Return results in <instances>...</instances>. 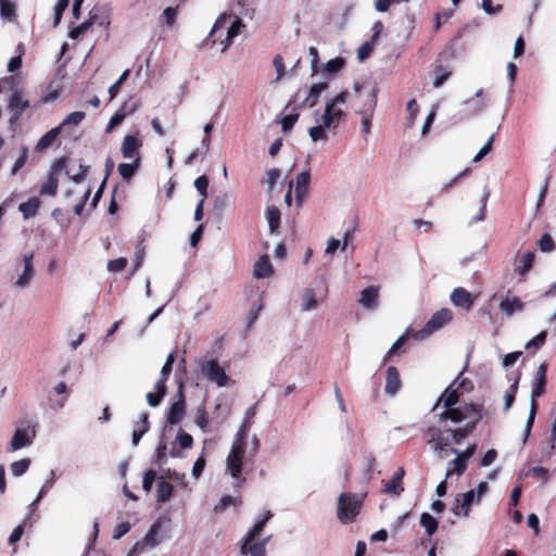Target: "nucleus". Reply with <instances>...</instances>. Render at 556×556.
<instances>
[{"mask_svg":"<svg viewBox=\"0 0 556 556\" xmlns=\"http://www.w3.org/2000/svg\"><path fill=\"white\" fill-rule=\"evenodd\" d=\"M176 17H177V11L176 9L172 8V7H168L166 8L163 13H162V16L161 18L170 27L174 25L175 21H176Z\"/></svg>","mask_w":556,"mask_h":556,"instance_id":"nucleus-64","label":"nucleus"},{"mask_svg":"<svg viewBox=\"0 0 556 556\" xmlns=\"http://www.w3.org/2000/svg\"><path fill=\"white\" fill-rule=\"evenodd\" d=\"M244 27L245 25L243 24L242 20L240 17H235L227 30L226 39L222 41V52H225L228 49L233 38L237 37Z\"/></svg>","mask_w":556,"mask_h":556,"instance_id":"nucleus-26","label":"nucleus"},{"mask_svg":"<svg viewBox=\"0 0 556 556\" xmlns=\"http://www.w3.org/2000/svg\"><path fill=\"white\" fill-rule=\"evenodd\" d=\"M378 287L369 286L361 292L358 302L363 307L374 309L378 306Z\"/></svg>","mask_w":556,"mask_h":556,"instance_id":"nucleus-24","label":"nucleus"},{"mask_svg":"<svg viewBox=\"0 0 556 556\" xmlns=\"http://www.w3.org/2000/svg\"><path fill=\"white\" fill-rule=\"evenodd\" d=\"M330 78H321L320 81L313 83L306 90H304V98L298 102L300 109L314 108L321 94L329 89Z\"/></svg>","mask_w":556,"mask_h":556,"instance_id":"nucleus-11","label":"nucleus"},{"mask_svg":"<svg viewBox=\"0 0 556 556\" xmlns=\"http://www.w3.org/2000/svg\"><path fill=\"white\" fill-rule=\"evenodd\" d=\"M466 468H467V463L465 460H463L462 458H459L458 456H456V458L453 459L448 464V467L446 469V478L450 477L453 471H455L458 476H460L464 473Z\"/></svg>","mask_w":556,"mask_h":556,"instance_id":"nucleus-42","label":"nucleus"},{"mask_svg":"<svg viewBox=\"0 0 556 556\" xmlns=\"http://www.w3.org/2000/svg\"><path fill=\"white\" fill-rule=\"evenodd\" d=\"M130 70H125L119 78L109 88L110 98L114 99L118 92L121 85L128 78Z\"/></svg>","mask_w":556,"mask_h":556,"instance_id":"nucleus-54","label":"nucleus"},{"mask_svg":"<svg viewBox=\"0 0 556 556\" xmlns=\"http://www.w3.org/2000/svg\"><path fill=\"white\" fill-rule=\"evenodd\" d=\"M68 5V0H58L56 4L54 5V20L53 25L56 26L60 24L63 12Z\"/></svg>","mask_w":556,"mask_h":556,"instance_id":"nucleus-57","label":"nucleus"},{"mask_svg":"<svg viewBox=\"0 0 556 556\" xmlns=\"http://www.w3.org/2000/svg\"><path fill=\"white\" fill-rule=\"evenodd\" d=\"M349 98V91L342 90L326 99L323 110L316 109L313 112L315 125L308 128L312 141H327V130L337 129L339 124L346 117L344 106Z\"/></svg>","mask_w":556,"mask_h":556,"instance_id":"nucleus-1","label":"nucleus"},{"mask_svg":"<svg viewBox=\"0 0 556 556\" xmlns=\"http://www.w3.org/2000/svg\"><path fill=\"white\" fill-rule=\"evenodd\" d=\"M523 303L517 296L506 298L500 303V309L506 316H511L517 312H521Z\"/></svg>","mask_w":556,"mask_h":556,"instance_id":"nucleus-27","label":"nucleus"},{"mask_svg":"<svg viewBox=\"0 0 556 556\" xmlns=\"http://www.w3.org/2000/svg\"><path fill=\"white\" fill-rule=\"evenodd\" d=\"M453 318V312L450 308H441L437 311L430 319L427 321L425 327L416 331L413 337L416 340H424L431 336L433 332L440 330Z\"/></svg>","mask_w":556,"mask_h":556,"instance_id":"nucleus-8","label":"nucleus"},{"mask_svg":"<svg viewBox=\"0 0 556 556\" xmlns=\"http://www.w3.org/2000/svg\"><path fill=\"white\" fill-rule=\"evenodd\" d=\"M317 305L316 294L313 289H305L301 299V311L308 312Z\"/></svg>","mask_w":556,"mask_h":556,"instance_id":"nucleus-37","label":"nucleus"},{"mask_svg":"<svg viewBox=\"0 0 556 556\" xmlns=\"http://www.w3.org/2000/svg\"><path fill=\"white\" fill-rule=\"evenodd\" d=\"M299 119V113H290L281 119V128L285 132L291 130Z\"/></svg>","mask_w":556,"mask_h":556,"instance_id":"nucleus-60","label":"nucleus"},{"mask_svg":"<svg viewBox=\"0 0 556 556\" xmlns=\"http://www.w3.org/2000/svg\"><path fill=\"white\" fill-rule=\"evenodd\" d=\"M546 336H547V332L545 330L541 331L538 336H535L534 338H532L531 340H529L526 343V349L530 350L531 348L538 349V348L542 346L546 340Z\"/></svg>","mask_w":556,"mask_h":556,"instance_id":"nucleus-61","label":"nucleus"},{"mask_svg":"<svg viewBox=\"0 0 556 556\" xmlns=\"http://www.w3.org/2000/svg\"><path fill=\"white\" fill-rule=\"evenodd\" d=\"M536 409H538V404L536 403H531L530 404L529 416H528V419H527V422H526V426H525V429H523V433H525L523 442H526L528 440V437L530 435L532 426L534 424V419H535V415H536Z\"/></svg>","mask_w":556,"mask_h":556,"instance_id":"nucleus-48","label":"nucleus"},{"mask_svg":"<svg viewBox=\"0 0 556 556\" xmlns=\"http://www.w3.org/2000/svg\"><path fill=\"white\" fill-rule=\"evenodd\" d=\"M308 54L311 56V76L318 75L319 71H320L319 67H320L321 63L319 62V55H318L317 49L315 47H309Z\"/></svg>","mask_w":556,"mask_h":556,"instance_id":"nucleus-47","label":"nucleus"},{"mask_svg":"<svg viewBox=\"0 0 556 556\" xmlns=\"http://www.w3.org/2000/svg\"><path fill=\"white\" fill-rule=\"evenodd\" d=\"M441 419H450L455 424L466 421L463 428L448 430V434L455 443L459 444L475 429L477 422L483 417V406L480 404H465L455 409H445L440 415Z\"/></svg>","mask_w":556,"mask_h":556,"instance_id":"nucleus-3","label":"nucleus"},{"mask_svg":"<svg viewBox=\"0 0 556 556\" xmlns=\"http://www.w3.org/2000/svg\"><path fill=\"white\" fill-rule=\"evenodd\" d=\"M56 480L55 472L53 470L50 471V478L42 484L40 491L38 492L36 498L29 504L28 509L29 513H34L37 509L38 503L42 500L45 494L53 486Z\"/></svg>","mask_w":556,"mask_h":556,"instance_id":"nucleus-30","label":"nucleus"},{"mask_svg":"<svg viewBox=\"0 0 556 556\" xmlns=\"http://www.w3.org/2000/svg\"><path fill=\"white\" fill-rule=\"evenodd\" d=\"M546 448H547L548 454L556 452V413H555V417H554V420L552 424L551 433L547 439Z\"/></svg>","mask_w":556,"mask_h":556,"instance_id":"nucleus-59","label":"nucleus"},{"mask_svg":"<svg viewBox=\"0 0 556 556\" xmlns=\"http://www.w3.org/2000/svg\"><path fill=\"white\" fill-rule=\"evenodd\" d=\"M402 382L399 370L394 366L387 369L384 392L389 396H394L401 389Z\"/></svg>","mask_w":556,"mask_h":556,"instance_id":"nucleus-21","label":"nucleus"},{"mask_svg":"<svg viewBox=\"0 0 556 556\" xmlns=\"http://www.w3.org/2000/svg\"><path fill=\"white\" fill-rule=\"evenodd\" d=\"M36 434V424L27 422L25 427H17L10 441L8 452H16L31 445Z\"/></svg>","mask_w":556,"mask_h":556,"instance_id":"nucleus-10","label":"nucleus"},{"mask_svg":"<svg viewBox=\"0 0 556 556\" xmlns=\"http://www.w3.org/2000/svg\"><path fill=\"white\" fill-rule=\"evenodd\" d=\"M161 529V522L160 520H156L148 530L143 539L140 541V543H143V546H148L150 548L155 547L160 544L161 538H159V531Z\"/></svg>","mask_w":556,"mask_h":556,"instance_id":"nucleus-28","label":"nucleus"},{"mask_svg":"<svg viewBox=\"0 0 556 556\" xmlns=\"http://www.w3.org/2000/svg\"><path fill=\"white\" fill-rule=\"evenodd\" d=\"M66 159L55 160L48 172L47 181L40 188L41 195L54 197L59 187L58 174L65 168Z\"/></svg>","mask_w":556,"mask_h":556,"instance_id":"nucleus-12","label":"nucleus"},{"mask_svg":"<svg viewBox=\"0 0 556 556\" xmlns=\"http://www.w3.org/2000/svg\"><path fill=\"white\" fill-rule=\"evenodd\" d=\"M405 471L402 467H400L391 480L383 482V491L387 494L400 495L403 491V477Z\"/></svg>","mask_w":556,"mask_h":556,"instance_id":"nucleus-22","label":"nucleus"},{"mask_svg":"<svg viewBox=\"0 0 556 556\" xmlns=\"http://www.w3.org/2000/svg\"><path fill=\"white\" fill-rule=\"evenodd\" d=\"M377 93L378 89L372 88L368 94L367 102L365 104V109L359 111V114L362 115V132L364 136H367L371 131V118L374 115V111L377 105Z\"/></svg>","mask_w":556,"mask_h":556,"instance_id":"nucleus-13","label":"nucleus"},{"mask_svg":"<svg viewBox=\"0 0 556 556\" xmlns=\"http://www.w3.org/2000/svg\"><path fill=\"white\" fill-rule=\"evenodd\" d=\"M450 299L453 305H455L456 307H460L466 312H469L473 306L476 296L472 295L465 288L457 287L452 291Z\"/></svg>","mask_w":556,"mask_h":556,"instance_id":"nucleus-15","label":"nucleus"},{"mask_svg":"<svg viewBox=\"0 0 556 556\" xmlns=\"http://www.w3.org/2000/svg\"><path fill=\"white\" fill-rule=\"evenodd\" d=\"M154 389L155 392H149L147 394V402L151 407H156L166 393V387H160L157 383H155Z\"/></svg>","mask_w":556,"mask_h":556,"instance_id":"nucleus-38","label":"nucleus"},{"mask_svg":"<svg viewBox=\"0 0 556 556\" xmlns=\"http://www.w3.org/2000/svg\"><path fill=\"white\" fill-rule=\"evenodd\" d=\"M271 517L273 513L265 510L254 518L253 526L248 530L240 543V553L243 556H266V545L270 541L271 535L260 540L258 538Z\"/></svg>","mask_w":556,"mask_h":556,"instance_id":"nucleus-4","label":"nucleus"},{"mask_svg":"<svg viewBox=\"0 0 556 556\" xmlns=\"http://www.w3.org/2000/svg\"><path fill=\"white\" fill-rule=\"evenodd\" d=\"M142 147V141L134 136L126 135L123 139L121 151L124 159L130 161H141L140 157V148Z\"/></svg>","mask_w":556,"mask_h":556,"instance_id":"nucleus-14","label":"nucleus"},{"mask_svg":"<svg viewBox=\"0 0 556 556\" xmlns=\"http://www.w3.org/2000/svg\"><path fill=\"white\" fill-rule=\"evenodd\" d=\"M0 15L5 20L14 17L15 4L11 0H0Z\"/></svg>","mask_w":556,"mask_h":556,"instance_id":"nucleus-45","label":"nucleus"},{"mask_svg":"<svg viewBox=\"0 0 556 556\" xmlns=\"http://www.w3.org/2000/svg\"><path fill=\"white\" fill-rule=\"evenodd\" d=\"M450 439L451 434L447 430L440 432L438 435H432L429 440V444L441 458L446 457V452L450 451Z\"/></svg>","mask_w":556,"mask_h":556,"instance_id":"nucleus-20","label":"nucleus"},{"mask_svg":"<svg viewBox=\"0 0 556 556\" xmlns=\"http://www.w3.org/2000/svg\"><path fill=\"white\" fill-rule=\"evenodd\" d=\"M166 448H167L166 442H165L164 438L162 437L159 441V444H157V447L155 451V458H156V463L159 464V466H162L166 463Z\"/></svg>","mask_w":556,"mask_h":556,"instance_id":"nucleus-52","label":"nucleus"},{"mask_svg":"<svg viewBox=\"0 0 556 556\" xmlns=\"http://www.w3.org/2000/svg\"><path fill=\"white\" fill-rule=\"evenodd\" d=\"M30 466V459L29 458H23L16 462H13L10 466L11 473L14 477H21L23 476Z\"/></svg>","mask_w":556,"mask_h":556,"instance_id":"nucleus-40","label":"nucleus"},{"mask_svg":"<svg viewBox=\"0 0 556 556\" xmlns=\"http://www.w3.org/2000/svg\"><path fill=\"white\" fill-rule=\"evenodd\" d=\"M266 219L269 226V230L271 233L277 232L280 226V212L279 210L271 205L266 208Z\"/></svg>","mask_w":556,"mask_h":556,"instance_id":"nucleus-35","label":"nucleus"},{"mask_svg":"<svg viewBox=\"0 0 556 556\" xmlns=\"http://www.w3.org/2000/svg\"><path fill=\"white\" fill-rule=\"evenodd\" d=\"M255 406H250L244 414L243 421L238 429L231 444V448L226 458V473H229L233 480L236 488L241 486L244 482L242 477L243 458L247 450V437L252 426V420L255 417Z\"/></svg>","mask_w":556,"mask_h":556,"instance_id":"nucleus-2","label":"nucleus"},{"mask_svg":"<svg viewBox=\"0 0 556 556\" xmlns=\"http://www.w3.org/2000/svg\"><path fill=\"white\" fill-rule=\"evenodd\" d=\"M156 478V472L153 469H149L143 473L142 489L148 493L151 491L153 483Z\"/></svg>","mask_w":556,"mask_h":556,"instance_id":"nucleus-56","label":"nucleus"},{"mask_svg":"<svg viewBox=\"0 0 556 556\" xmlns=\"http://www.w3.org/2000/svg\"><path fill=\"white\" fill-rule=\"evenodd\" d=\"M539 248L542 252L553 251L555 248L553 238L547 233L543 235L539 240Z\"/></svg>","mask_w":556,"mask_h":556,"instance_id":"nucleus-62","label":"nucleus"},{"mask_svg":"<svg viewBox=\"0 0 556 556\" xmlns=\"http://www.w3.org/2000/svg\"><path fill=\"white\" fill-rule=\"evenodd\" d=\"M34 251L26 252L20 260L16 261V270L22 266L21 273L14 282L18 289L27 288L35 277L36 270L34 266Z\"/></svg>","mask_w":556,"mask_h":556,"instance_id":"nucleus-9","label":"nucleus"},{"mask_svg":"<svg viewBox=\"0 0 556 556\" xmlns=\"http://www.w3.org/2000/svg\"><path fill=\"white\" fill-rule=\"evenodd\" d=\"M494 135H492L489 140L484 143V146L479 150V152L473 156L472 162H480L485 155L491 152L492 143L494 141Z\"/></svg>","mask_w":556,"mask_h":556,"instance_id":"nucleus-58","label":"nucleus"},{"mask_svg":"<svg viewBox=\"0 0 556 556\" xmlns=\"http://www.w3.org/2000/svg\"><path fill=\"white\" fill-rule=\"evenodd\" d=\"M533 261H534V254L532 252L523 253L519 258L520 266L518 267V273L521 276L526 275L529 271V269L531 268Z\"/></svg>","mask_w":556,"mask_h":556,"instance_id":"nucleus-41","label":"nucleus"},{"mask_svg":"<svg viewBox=\"0 0 556 556\" xmlns=\"http://www.w3.org/2000/svg\"><path fill=\"white\" fill-rule=\"evenodd\" d=\"M273 266L267 254L262 255L254 264L253 275L257 279L267 278L273 275Z\"/></svg>","mask_w":556,"mask_h":556,"instance_id":"nucleus-25","label":"nucleus"},{"mask_svg":"<svg viewBox=\"0 0 556 556\" xmlns=\"http://www.w3.org/2000/svg\"><path fill=\"white\" fill-rule=\"evenodd\" d=\"M97 13L90 12L88 20L70 30V37L72 39H77L80 35L86 33L97 22Z\"/></svg>","mask_w":556,"mask_h":556,"instance_id":"nucleus-34","label":"nucleus"},{"mask_svg":"<svg viewBox=\"0 0 556 556\" xmlns=\"http://www.w3.org/2000/svg\"><path fill=\"white\" fill-rule=\"evenodd\" d=\"M420 525L425 528L428 535H432L438 529L437 519L428 513L421 514Z\"/></svg>","mask_w":556,"mask_h":556,"instance_id":"nucleus-39","label":"nucleus"},{"mask_svg":"<svg viewBox=\"0 0 556 556\" xmlns=\"http://www.w3.org/2000/svg\"><path fill=\"white\" fill-rule=\"evenodd\" d=\"M130 523L128 521H124L118 523L113 531V539L119 540L122 536H124L126 533L130 531Z\"/></svg>","mask_w":556,"mask_h":556,"instance_id":"nucleus-63","label":"nucleus"},{"mask_svg":"<svg viewBox=\"0 0 556 556\" xmlns=\"http://www.w3.org/2000/svg\"><path fill=\"white\" fill-rule=\"evenodd\" d=\"M230 17V14L224 12L222 13L217 20L215 21L210 34H208V37L206 38V42H212L213 45L215 43V40L212 39V37L214 36V34L219 29V28H223L225 27L226 25V22L227 20Z\"/></svg>","mask_w":556,"mask_h":556,"instance_id":"nucleus-46","label":"nucleus"},{"mask_svg":"<svg viewBox=\"0 0 556 556\" xmlns=\"http://www.w3.org/2000/svg\"><path fill=\"white\" fill-rule=\"evenodd\" d=\"M61 132V127H54L48 132H46L37 142L36 150L43 151L52 146V143L56 140L58 136Z\"/></svg>","mask_w":556,"mask_h":556,"instance_id":"nucleus-33","label":"nucleus"},{"mask_svg":"<svg viewBox=\"0 0 556 556\" xmlns=\"http://www.w3.org/2000/svg\"><path fill=\"white\" fill-rule=\"evenodd\" d=\"M365 494L341 493L338 497L337 516L340 522H353L359 514Z\"/></svg>","mask_w":556,"mask_h":556,"instance_id":"nucleus-5","label":"nucleus"},{"mask_svg":"<svg viewBox=\"0 0 556 556\" xmlns=\"http://www.w3.org/2000/svg\"><path fill=\"white\" fill-rule=\"evenodd\" d=\"M140 161H131L130 163H121L118 165V174L123 179L129 180L139 169Z\"/></svg>","mask_w":556,"mask_h":556,"instance_id":"nucleus-36","label":"nucleus"},{"mask_svg":"<svg viewBox=\"0 0 556 556\" xmlns=\"http://www.w3.org/2000/svg\"><path fill=\"white\" fill-rule=\"evenodd\" d=\"M345 65V60L341 56H337L334 59L329 60L328 62L320 65L319 74H321L323 78H330L339 73Z\"/></svg>","mask_w":556,"mask_h":556,"instance_id":"nucleus-23","label":"nucleus"},{"mask_svg":"<svg viewBox=\"0 0 556 556\" xmlns=\"http://www.w3.org/2000/svg\"><path fill=\"white\" fill-rule=\"evenodd\" d=\"M459 399L458 389L455 387V383H451L442 396L438 400L435 407L439 405L441 401L444 403V407L446 409H454L452 406L457 403Z\"/></svg>","mask_w":556,"mask_h":556,"instance_id":"nucleus-29","label":"nucleus"},{"mask_svg":"<svg viewBox=\"0 0 556 556\" xmlns=\"http://www.w3.org/2000/svg\"><path fill=\"white\" fill-rule=\"evenodd\" d=\"M186 414V404L182 392L178 393V399L175 401L166 413V421L169 425L179 424Z\"/></svg>","mask_w":556,"mask_h":556,"instance_id":"nucleus-16","label":"nucleus"},{"mask_svg":"<svg viewBox=\"0 0 556 556\" xmlns=\"http://www.w3.org/2000/svg\"><path fill=\"white\" fill-rule=\"evenodd\" d=\"M208 178L205 175L199 176L194 180V188L201 194V199L205 200L207 197Z\"/></svg>","mask_w":556,"mask_h":556,"instance_id":"nucleus-51","label":"nucleus"},{"mask_svg":"<svg viewBox=\"0 0 556 556\" xmlns=\"http://www.w3.org/2000/svg\"><path fill=\"white\" fill-rule=\"evenodd\" d=\"M311 175L307 170L300 173L295 181H293L294 194H295V203L298 206H302L304 198L307 194L308 186H309Z\"/></svg>","mask_w":556,"mask_h":556,"instance_id":"nucleus-17","label":"nucleus"},{"mask_svg":"<svg viewBox=\"0 0 556 556\" xmlns=\"http://www.w3.org/2000/svg\"><path fill=\"white\" fill-rule=\"evenodd\" d=\"M237 498L231 496V495H224L222 496V498L219 500V502L215 505L214 507V511L216 514H220L223 513L227 507H229L230 505H236L237 504Z\"/></svg>","mask_w":556,"mask_h":556,"instance_id":"nucleus-50","label":"nucleus"},{"mask_svg":"<svg viewBox=\"0 0 556 556\" xmlns=\"http://www.w3.org/2000/svg\"><path fill=\"white\" fill-rule=\"evenodd\" d=\"M29 106L28 100L24 99L23 93L18 90L13 91L9 100V109L12 111L11 123L17 121L22 113Z\"/></svg>","mask_w":556,"mask_h":556,"instance_id":"nucleus-18","label":"nucleus"},{"mask_svg":"<svg viewBox=\"0 0 556 556\" xmlns=\"http://www.w3.org/2000/svg\"><path fill=\"white\" fill-rule=\"evenodd\" d=\"M517 388H518V379H516L514 381V383L510 386L509 390L506 392L505 396H504V408L505 410H508L513 403H514V400H515V394L517 392Z\"/></svg>","mask_w":556,"mask_h":556,"instance_id":"nucleus-55","label":"nucleus"},{"mask_svg":"<svg viewBox=\"0 0 556 556\" xmlns=\"http://www.w3.org/2000/svg\"><path fill=\"white\" fill-rule=\"evenodd\" d=\"M451 76V71H448L446 67L439 65L434 70V80L433 86L435 88L441 87L445 80Z\"/></svg>","mask_w":556,"mask_h":556,"instance_id":"nucleus-43","label":"nucleus"},{"mask_svg":"<svg viewBox=\"0 0 556 556\" xmlns=\"http://www.w3.org/2000/svg\"><path fill=\"white\" fill-rule=\"evenodd\" d=\"M199 369L202 376L210 382L216 384L218 388L228 386L230 379L227 376L225 368L222 367L214 358H201L198 362Z\"/></svg>","mask_w":556,"mask_h":556,"instance_id":"nucleus-7","label":"nucleus"},{"mask_svg":"<svg viewBox=\"0 0 556 556\" xmlns=\"http://www.w3.org/2000/svg\"><path fill=\"white\" fill-rule=\"evenodd\" d=\"M176 442L181 448L187 450L192 447L193 438L182 429H179L176 435Z\"/></svg>","mask_w":556,"mask_h":556,"instance_id":"nucleus-49","label":"nucleus"},{"mask_svg":"<svg viewBox=\"0 0 556 556\" xmlns=\"http://www.w3.org/2000/svg\"><path fill=\"white\" fill-rule=\"evenodd\" d=\"M85 113L80 111L73 112L68 114L63 122L58 126L61 127V129L68 125L77 126L85 119Z\"/></svg>","mask_w":556,"mask_h":556,"instance_id":"nucleus-44","label":"nucleus"},{"mask_svg":"<svg viewBox=\"0 0 556 556\" xmlns=\"http://www.w3.org/2000/svg\"><path fill=\"white\" fill-rule=\"evenodd\" d=\"M546 372H547V364L543 363L539 366L535 375V379L533 382V388L531 392V403H536V399L541 396L545 391L546 384Z\"/></svg>","mask_w":556,"mask_h":556,"instance_id":"nucleus-19","label":"nucleus"},{"mask_svg":"<svg viewBox=\"0 0 556 556\" xmlns=\"http://www.w3.org/2000/svg\"><path fill=\"white\" fill-rule=\"evenodd\" d=\"M489 485L486 482H480L476 489L468 490L463 494L462 500L456 498V503L452 508L456 517L468 518L471 507L480 504L483 496L488 493Z\"/></svg>","mask_w":556,"mask_h":556,"instance_id":"nucleus-6","label":"nucleus"},{"mask_svg":"<svg viewBox=\"0 0 556 556\" xmlns=\"http://www.w3.org/2000/svg\"><path fill=\"white\" fill-rule=\"evenodd\" d=\"M174 492V486L164 481L162 478L157 481L156 485V501L159 503H165L170 500Z\"/></svg>","mask_w":556,"mask_h":556,"instance_id":"nucleus-32","label":"nucleus"},{"mask_svg":"<svg viewBox=\"0 0 556 556\" xmlns=\"http://www.w3.org/2000/svg\"><path fill=\"white\" fill-rule=\"evenodd\" d=\"M127 263V258L125 257H118L116 260L109 261L108 270L111 273H121L125 269Z\"/></svg>","mask_w":556,"mask_h":556,"instance_id":"nucleus-53","label":"nucleus"},{"mask_svg":"<svg viewBox=\"0 0 556 556\" xmlns=\"http://www.w3.org/2000/svg\"><path fill=\"white\" fill-rule=\"evenodd\" d=\"M39 206V199L33 197L28 201L21 203L18 210L22 213L24 219H29L37 214Z\"/></svg>","mask_w":556,"mask_h":556,"instance_id":"nucleus-31","label":"nucleus"}]
</instances>
